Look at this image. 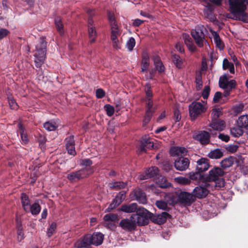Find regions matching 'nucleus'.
Listing matches in <instances>:
<instances>
[{
  "label": "nucleus",
  "mask_w": 248,
  "mask_h": 248,
  "mask_svg": "<svg viewBox=\"0 0 248 248\" xmlns=\"http://www.w3.org/2000/svg\"><path fill=\"white\" fill-rule=\"evenodd\" d=\"M222 67L224 70L229 69L231 73H232V63L230 62L228 59L225 58L223 61Z\"/></svg>",
  "instance_id": "a18cd8bd"
},
{
  "label": "nucleus",
  "mask_w": 248,
  "mask_h": 248,
  "mask_svg": "<svg viewBox=\"0 0 248 248\" xmlns=\"http://www.w3.org/2000/svg\"><path fill=\"white\" fill-rule=\"evenodd\" d=\"M159 170L156 167H152L146 170L144 173L139 176L140 180H145L156 175Z\"/></svg>",
  "instance_id": "a211bd4d"
},
{
  "label": "nucleus",
  "mask_w": 248,
  "mask_h": 248,
  "mask_svg": "<svg viewBox=\"0 0 248 248\" xmlns=\"http://www.w3.org/2000/svg\"><path fill=\"white\" fill-rule=\"evenodd\" d=\"M8 102L10 107L12 109H16L17 108V103L12 96L8 97Z\"/></svg>",
  "instance_id": "4d7b16f0"
},
{
  "label": "nucleus",
  "mask_w": 248,
  "mask_h": 248,
  "mask_svg": "<svg viewBox=\"0 0 248 248\" xmlns=\"http://www.w3.org/2000/svg\"><path fill=\"white\" fill-rule=\"evenodd\" d=\"M205 30V28L203 26L198 25L191 32V35L194 39L196 43L200 47H202L204 44L207 43L204 38V31Z\"/></svg>",
  "instance_id": "1a4fd4ad"
},
{
  "label": "nucleus",
  "mask_w": 248,
  "mask_h": 248,
  "mask_svg": "<svg viewBox=\"0 0 248 248\" xmlns=\"http://www.w3.org/2000/svg\"><path fill=\"white\" fill-rule=\"evenodd\" d=\"M88 33L90 38V42L91 43H94L96 40V31L93 26L88 28Z\"/></svg>",
  "instance_id": "e433bc0d"
},
{
  "label": "nucleus",
  "mask_w": 248,
  "mask_h": 248,
  "mask_svg": "<svg viewBox=\"0 0 248 248\" xmlns=\"http://www.w3.org/2000/svg\"><path fill=\"white\" fill-rule=\"evenodd\" d=\"M172 61L175 65L178 68H182L183 65L182 59L178 55L174 54L172 55Z\"/></svg>",
  "instance_id": "c9c22d12"
},
{
  "label": "nucleus",
  "mask_w": 248,
  "mask_h": 248,
  "mask_svg": "<svg viewBox=\"0 0 248 248\" xmlns=\"http://www.w3.org/2000/svg\"><path fill=\"white\" fill-rule=\"evenodd\" d=\"M183 39L186 45L187 46L188 50L191 52H195L197 50L196 46L193 43L191 38L188 34H183Z\"/></svg>",
  "instance_id": "b1692460"
},
{
  "label": "nucleus",
  "mask_w": 248,
  "mask_h": 248,
  "mask_svg": "<svg viewBox=\"0 0 248 248\" xmlns=\"http://www.w3.org/2000/svg\"><path fill=\"white\" fill-rule=\"evenodd\" d=\"M118 219L117 215L112 214H108L106 215L104 217V220L106 222H112L114 223L116 220Z\"/></svg>",
  "instance_id": "49530a36"
},
{
  "label": "nucleus",
  "mask_w": 248,
  "mask_h": 248,
  "mask_svg": "<svg viewBox=\"0 0 248 248\" xmlns=\"http://www.w3.org/2000/svg\"><path fill=\"white\" fill-rule=\"evenodd\" d=\"M145 93H146V107H154L153 102L152 100L153 94L151 90V86L149 84H147L145 86Z\"/></svg>",
  "instance_id": "a878e982"
},
{
  "label": "nucleus",
  "mask_w": 248,
  "mask_h": 248,
  "mask_svg": "<svg viewBox=\"0 0 248 248\" xmlns=\"http://www.w3.org/2000/svg\"><path fill=\"white\" fill-rule=\"evenodd\" d=\"M134 195L135 199L141 204H145L147 202V199L146 195L144 192H143L140 189H136L134 191Z\"/></svg>",
  "instance_id": "5701e85b"
},
{
  "label": "nucleus",
  "mask_w": 248,
  "mask_h": 248,
  "mask_svg": "<svg viewBox=\"0 0 248 248\" xmlns=\"http://www.w3.org/2000/svg\"><path fill=\"white\" fill-rule=\"evenodd\" d=\"M181 119V115L180 111L176 108L174 110L173 120L175 122H178L180 121Z\"/></svg>",
  "instance_id": "bf43d9fd"
},
{
  "label": "nucleus",
  "mask_w": 248,
  "mask_h": 248,
  "mask_svg": "<svg viewBox=\"0 0 248 248\" xmlns=\"http://www.w3.org/2000/svg\"><path fill=\"white\" fill-rule=\"evenodd\" d=\"M104 240V235L100 232H95L92 234H86L83 238L78 240L76 245L78 248L87 247L91 245L99 246Z\"/></svg>",
  "instance_id": "f257e3e1"
},
{
  "label": "nucleus",
  "mask_w": 248,
  "mask_h": 248,
  "mask_svg": "<svg viewBox=\"0 0 248 248\" xmlns=\"http://www.w3.org/2000/svg\"><path fill=\"white\" fill-rule=\"evenodd\" d=\"M178 200L181 203L190 205L193 202V199L192 195L189 193L182 192L178 196Z\"/></svg>",
  "instance_id": "aec40b11"
},
{
  "label": "nucleus",
  "mask_w": 248,
  "mask_h": 248,
  "mask_svg": "<svg viewBox=\"0 0 248 248\" xmlns=\"http://www.w3.org/2000/svg\"><path fill=\"white\" fill-rule=\"evenodd\" d=\"M244 1L245 0H233V20L248 22V15L245 12L244 6L242 5Z\"/></svg>",
  "instance_id": "423d86ee"
},
{
  "label": "nucleus",
  "mask_w": 248,
  "mask_h": 248,
  "mask_svg": "<svg viewBox=\"0 0 248 248\" xmlns=\"http://www.w3.org/2000/svg\"><path fill=\"white\" fill-rule=\"evenodd\" d=\"M46 42L44 37L40 38L38 44L36 46L35 52L34 56L35 58L34 62L37 67H40L46 59Z\"/></svg>",
  "instance_id": "f03ea898"
},
{
  "label": "nucleus",
  "mask_w": 248,
  "mask_h": 248,
  "mask_svg": "<svg viewBox=\"0 0 248 248\" xmlns=\"http://www.w3.org/2000/svg\"><path fill=\"white\" fill-rule=\"evenodd\" d=\"M9 33V31L5 29H0V40L6 37Z\"/></svg>",
  "instance_id": "69168bd1"
},
{
  "label": "nucleus",
  "mask_w": 248,
  "mask_h": 248,
  "mask_svg": "<svg viewBox=\"0 0 248 248\" xmlns=\"http://www.w3.org/2000/svg\"><path fill=\"white\" fill-rule=\"evenodd\" d=\"M41 210V207L37 203H34L30 207V212L34 215H38Z\"/></svg>",
  "instance_id": "a19ab883"
},
{
  "label": "nucleus",
  "mask_w": 248,
  "mask_h": 248,
  "mask_svg": "<svg viewBox=\"0 0 248 248\" xmlns=\"http://www.w3.org/2000/svg\"><path fill=\"white\" fill-rule=\"evenodd\" d=\"M209 167V160L206 158H201L197 161L196 170L199 172L205 171Z\"/></svg>",
  "instance_id": "f3484780"
},
{
  "label": "nucleus",
  "mask_w": 248,
  "mask_h": 248,
  "mask_svg": "<svg viewBox=\"0 0 248 248\" xmlns=\"http://www.w3.org/2000/svg\"><path fill=\"white\" fill-rule=\"evenodd\" d=\"M105 95V91L102 89H97L96 91V96L97 98H102Z\"/></svg>",
  "instance_id": "0e129e2a"
},
{
  "label": "nucleus",
  "mask_w": 248,
  "mask_h": 248,
  "mask_svg": "<svg viewBox=\"0 0 248 248\" xmlns=\"http://www.w3.org/2000/svg\"><path fill=\"white\" fill-rule=\"evenodd\" d=\"M245 104L243 102L236 103L233 105V114L236 113V115L242 112L244 110Z\"/></svg>",
  "instance_id": "ea45409f"
},
{
  "label": "nucleus",
  "mask_w": 248,
  "mask_h": 248,
  "mask_svg": "<svg viewBox=\"0 0 248 248\" xmlns=\"http://www.w3.org/2000/svg\"><path fill=\"white\" fill-rule=\"evenodd\" d=\"M207 108L205 102L202 103L194 101L189 106V113L192 120H196L198 117L206 112Z\"/></svg>",
  "instance_id": "39448f33"
},
{
  "label": "nucleus",
  "mask_w": 248,
  "mask_h": 248,
  "mask_svg": "<svg viewBox=\"0 0 248 248\" xmlns=\"http://www.w3.org/2000/svg\"><path fill=\"white\" fill-rule=\"evenodd\" d=\"M138 209L139 207L137 203H132L122 205L120 210L126 213H132L136 212Z\"/></svg>",
  "instance_id": "412c9836"
},
{
  "label": "nucleus",
  "mask_w": 248,
  "mask_h": 248,
  "mask_svg": "<svg viewBox=\"0 0 248 248\" xmlns=\"http://www.w3.org/2000/svg\"><path fill=\"white\" fill-rule=\"evenodd\" d=\"M210 126L214 130L221 131L225 127L224 122L221 120L212 121Z\"/></svg>",
  "instance_id": "7c9ffc66"
},
{
  "label": "nucleus",
  "mask_w": 248,
  "mask_h": 248,
  "mask_svg": "<svg viewBox=\"0 0 248 248\" xmlns=\"http://www.w3.org/2000/svg\"><path fill=\"white\" fill-rule=\"evenodd\" d=\"M195 82L196 83V89L197 90L201 89L202 86V81L201 74L197 75L195 79Z\"/></svg>",
  "instance_id": "de8ad7c7"
},
{
  "label": "nucleus",
  "mask_w": 248,
  "mask_h": 248,
  "mask_svg": "<svg viewBox=\"0 0 248 248\" xmlns=\"http://www.w3.org/2000/svg\"><path fill=\"white\" fill-rule=\"evenodd\" d=\"M210 186V184L208 182H205L202 186H197L193 191L194 195L199 199L205 197L209 192Z\"/></svg>",
  "instance_id": "f8f14e48"
},
{
  "label": "nucleus",
  "mask_w": 248,
  "mask_h": 248,
  "mask_svg": "<svg viewBox=\"0 0 248 248\" xmlns=\"http://www.w3.org/2000/svg\"><path fill=\"white\" fill-rule=\"evenodd\" d=\"M235 165L234 170L236 174V177H240V173L248 176V167L244 165L243 158L241 155H237L236 157L233 156V165Z\"/></svg>",
  "instance_id": "9d476101"
},
{
  "label": "nucleus",
  "mask_w": 248,
  "mask_h": 248,
  "mask_svg": "<svg viewBox=\"0 0 248 248\" xmlns=\"http://www.w3.org/2000/svg\"><path fill=\"white\" fill-rule=\"evenodd\" d=\"M155 204L160 209L165 210L168 208L167 203L165 202L162 201H157L155 202Z\"/></svg>",
  "instance_id": "5fc2aeb1"
},
{
  "label": "nucleus",
  "mask_w": 248,
  "mask_h": 248,
  "mask_svg": "<svg viewBox=\"0 0 248 248\" xmlns=\"http://www.w3.org/2000/svg\"><path fill=\"white\" fill-rule=\"evenodd\" d=\"M248 127V114L239 116L236 121V126L233 127V137H239L244 132V129Z\"/></svg>",
  "instance_id": "0eeeda50"
},
{
  "label": "nucleus",
  "mask_w": 248,
  "mask_h": 248,
  "mask_svg": "<svg viewBox=\"0 0 248 248\" xmlns=\"http://www.w3.org/2000/svg\"><path fill=\"white\" fill-rule=\"evenodd\" d=\"M80 165L86 167H90L92 164V161L90 159H84L80 160Z\"/></svg>",
  "instance_id": "e2e57ef3"
},
{
  "label": "nucleus",
  "mask_w": 248,
  "mask_h": 248,
  "mask_svg": "<svg viewBox=\"0 0 248 248\" xmlns=\"http://www.w3.org/2000/svg\"><path fill=\"white\" fill-rule=\"evenodd\" d=\"M18 127L19 128V132L20 134L21 139L23 142L24 144L27 143L29 141L28 135L25 131V128L21 123H18Z\"/></svg>",
  "instance_id": "2f4dec72"
},
{
  "label": "nucleus",
  "mask_w": 248,
  "mask_h": 248,
  "mask_svg": "<svg viewBox=\"0 0 248 248\" xmlns=\"http://www.w3.org/2000/svg\"><path fill=\"white\" fill-rule=\"evenodd\" d=\"M21 201L22 206L24 211L27 213L30 212V207L31 205L29 197L25 193H22Z\"/></svg>",
  "instance_id": "bb28decb"
},
{
  "label": "nucleus",
  "mask_w": 248,
  "mask_h": 248,
  "mask_svg": "<svg viewBox=\"0 0 248 248\" xmlns=\"http://www.w3.org/2000/svg\"><path fill=\"white\" fill-rule=\"evenodd\" d=\"M55 23L57 28V31L60 32V34L63 33V24L62 22V19L60 17H57L55 19Z\"/></svg>",
  "instance_id": "37998d69"
},
{
  "label": "nucleus",
  "mask_w": 248,
  "mask_h": 248,
  "mask_svg": "<svg viewBox=\"0 0 248 248\" xmlns=\"http://www.w3.org/2000/svg\"><path fill=\"white\" fill-rule=\"evenodd\" d=\"M135 40L134 38L130 37L127 41L126 46L129 51H132L135 46Z\"/></svg>",
  "instance_id": "09e8293b"
},
{
  "label": "nucleus",
  "mask_w": 248,
  "mask_h": 248,
  "mask_svg": "<svg viewBox=\"0 0 248 248\" xmlns=\"http://www.w3.org/2000/svg\"><path fill=\"white\" fill-rule=\"evenodd\" d=\"M111 31L110 39L111 41L118 39V37L121 35V32L118 29L117 25L115 23H114L113 24H111Z\"/></svg>",
  "instance_id": "c756f323"
},
{
  "label": "nucleus",
  "mask_w": 248,
  "mask_h": 248,
  "mask_svg": "<svg viewBox=\"0 0 248 248\" xmlns=\"http://www.w3.org/2000/svg\"><path fill=\"white\" fill-rule=\"evenodd\" d=\"M119 226L124 230L131 231L134 230L136 226L133 222V220L129 219H123L119 223Z\"/></svg>",
  "instance_id": "6ab92c4d"
},
{
  "label": "nucleus",
  "mask_w": 248,
  "mask_h": 248,
  "mask_svg": "<svg viewBox=\"0 0 248 248\" xmlns=\"http://www.w3.org/2000/svg\"><path fill=\"white\" fill-rule=\"evenodd\" d=\"M224 174V171L219 167H214L209 172L206 177L208 182H214L215 187L220 188L224 186V181L222 176Z\"/></svg>",
  "instance_id": "7ed1b4c3"
},
{
  "label": "nucleus",
  "mask_w": 248,
  "mask_h": 248,
  "mask_svg": "<svg viewBox=\"0 0 248 248\" xmlns=\"http://www.w3.org/2000/svg\"><path fill=\"white\" fill-rule=\"evenodd\" d=\"M201 172H191L189 173V179L193 181L198 182L201 178Z\"/></svg>",
  "instance_id": "c03bdc74"
},
{
  "label": "nucleus",
  "mask_w": 248,
  "mask_h": 248,
  "mask_svg": "<svg viewBox=\"0 0 248 248\" xmlns=\"http://www.w3.org/2000/svg\"><path fill=\"white\" fill-rule=\"evenodd\" d=\"M170 216L167 212H162L159 214H156L153 217L154 221L158 224H161L165 223L168 217Z\"/></svg>",
  "instance_id": "393cba45"
},
{
  "label": "nucleus",
  "mask_w": 248,
  "mask_h": 248,
  "mask_svg": "<svg viewBox=\"0 0 248 248\" xmlns=\"http://www.w3.org/2000/svg\"><path fill=\"white\" fill-rule=\"evenodd\" d=\"M154 147V142L147 135L143 136L140 142L138 149L140 153H146L147 150H150Z\"/></svg>",
  "instance_id": "9b49d317"
},
{
  "label": "nucleus",
  "mask_w": 248,
  "mask_h": 248,
  "mask_svg": "<svg viewBox=\"0 0 248 248\" xmlns=\"http://www.w3.org/2000/svg\"><path fill=\"white\" fill-rule=\"evenodd\" d=\"M151 213L142 207H139L135 214H133L130 218L133 220L136 226H144L148 224Z\"/></svg>",
  "instance_id": "20e7f679"
},
{
  "label": "nucleus",
  "mask_w": 248,
  "mask_h": 248,
  "mask_svg": "<svg viewBox=\"0 0 248 248\" xmlns=\"http://www.w3.org/2000/svg\"><path fill=\"white\" fill-rule=\"evenodd\" d=\"M150 59L147 53H144L142 55L141 62V72L146 71L149 66Z\"/></svg>",
  "instance_id": "473e14b6"
},
{
  "label": "nucleus",
  "mask_w": 248,
  "mask_h": 248,
  "mask_svg": "<svg viewBox=\"0 0 248 248\" xmlns=\"http://www.w3.org/2000/svg\"><path fill=\"white\" fill-rule=\"evenodd\" d=\"M108 16L109 21L110 22V26H111V24H113L114 23L116 24L115 22V18L114 14L110 12H108Z\"/></svg>",
  "instance_id": "338daca9"
},
{
  "label": "nucleus",
  "mask_w": 248,
  "mask_h": 248,
  "mask_svg": "<svg viewBox=\"0 0 248 248\" xmlns=\"http://www.w3.org/2000/svg\"><path fill=\"white\" fill-rule=\"evenodd\" d=\"M187 150L182 147H174L170 149V155L172 156H184L186 155Z\"/></svg>",
  "instance_id": "4be33fe9"
},
{
  "label": "nucleus",
  "mask_w": 248,
  "mask_h": 248,
  "mask_svg": "<svg viewBox=\"0 0 248 248\" xmlns=\"http://www.w3.org/2000/svg\"><path fill=\"white\" fill-rule=\"evenodd\" d=\"M155 109V107H146V114L142 122L143 126H146L150 121L152 114Z\"/></svg>",
  "instance_id": "cd10ccee"
},
{
  "label": "nucleus",
  "mask_w": 248,
  "mask_h": 248,
  "mask_svg": "<svg viewBox=\"0 0 248 248\" xmlns=\"http://www.w3.org/2000/svg\"><path fill=\"white\" fill-rule=\"evenodd\" d=\"M189 163L190 162L188 158H180L175 160L174 167L177 170L183 171L188 168Z\"/></svg>",
  "instance_id": "dca6fc26"
},
{
  "label": "nucleus",
  "mask_w": 248,
  "mask_h": 248,
  "mask_svg": "<svg viewBox=\"0 0 248 248\" xmlns=\"http://www.w3.org/2000/svg\"><path fill=\"white\" fill-rule=\"evenodd\" d=\"M126 184L123 182H116L112 184V188L115 189H120L125 187Z\"/></svg>",
  "instance_id": "3c124183"
},
{
  "label": "nucleus",
  "mask_w": 248,
  "mask_h": 248,
  "mask_svg": "<svg viewBox=\"0 0 248 248\" xmlns=\"http://www.w3.org/2000/svg\"><path fill=\"white\" fill-rule=\"evenodd\" d=\"M75 140L73 136H70L65 139L66 148H69V146H75Z\"/></svg>",
  "instance_id": "864d4df0"
},
{
  "label": "nucleus",
  "mask_w": 248,
  "mask_h": 248,
  "mask_svg": "<svg viewBox=\"0 0 248 248\" xmlns=\"http://www.w3.org/2000/svg\"><path fill=\"white\" fill-rule=\"evenodd\" d=\"M231 78L227 74L221 76L218 81L219 87L225 90H231L232 89V80L230 79Z\"/></svg>",
  "instance_id": "ddd939ff"
},
{
  "label": "nucleus",
  "mask_w": 248,
  "mask_h": 248,
  "mask_svg": "<svg viewBox=\"0 0 248 248\" xmlns=\"http://www.w3.org/2000/svg\"><path fill=\"white\" fill-rule=\"evenodd\" d=\"M210 91V89L209 86H206L204 87L202 93V96L204 99H206L208 97Z\"/></svg>",
  "instance_id": "13d9d810"
},
{
  "label": "nucleus",
  "mask_w": 248,
  "mask_h": 248,
  "mask_svg": "<svg viewBox=\"0 0 248 248\" xmlns=\"http://www.w3.org/2000/svg\"><path fill=\"white\" fill-rule=\"evenodd\" d=\"M213 35V39L216 47L219 50H222L224 48V45L222 41L221 40L218 34L215 31H211Z\"/></svg>",
  "instance_id": "c85d7f7f"
},
{
  "label": "nucleus",
  "mask_w": 248,
  "mask_h": 248,
  "mask_svg": "<svg viewBox=\"0 0 248 248\" xmlns=\"http://www.w3.org/2000/svg\"><path fill=\"white\" fill-rule=\"evenodd\" d=\"M104 108L108 116H111L113 114L114 109L112 106L109 104H107L105 106Z\"/></svg>",
  "instance_id": "6e6d98bb"
},
{
  "label": "nucleus",
  "mask_w": 248,
  "mask_h": 248,
  "mask_svg": "<svg viewBox=\"0 0 248 248\" xmlns=\"http://www.w3.org/2000/svg\"><path fill=\"white\" fill-rule=\"evenodd\" d=\"M56 229V224L55 222H52L50 225L47 231V235L49 237L51 236Z\"/></svg>",
  "instance_id": "052dcab7"
},
{
  "label": "nucleus",
  "mask_w": 248,
  "mask_h": 248,
  "mask_svg": "<svg viewBox=\"0 0 248 248\" xmlns=\"http://www.w3.org/2000/svg\"><path fill=\"white\" fill-rule=\"evenodd\" d=\"M154 64L156 69L159 72L162 73L164 71L165 67L161 62L160 59L158 57H154L153 58Z\"/></svg>",
  "instance_id": "f704fd0d"
},
{
  "label": "nucleus",
  "mask_w": 248,
  "mask_h": 248,
  "mask_svg": "<svg viewBox=\"0 0 248 248\" xmlns=\"http://www.w3.org/2000/svg\"><path fill=\"white\" fill-rule=\"evenodd\" d=\"M112 46L116 50L121 49V44L120 42L119 41V40L117 39L116 40L112 41Z\"/></svg>",
  "instance_id": "774afa93"
},
{
  "label": "nucleus",
  "mask_w": 248,
  "mask_h": 248,
  "mask_svg": "<svg viewBox=\"0 0 248 248\" xmlns=\"http://www.w3.org/2000/svg\"><path fill=\"white\" fill-rule=\"evenodd\" d=\"M223 155V153L222 152L221 150L219 149H216L213 150L211 151L208 155V156L212 159H219L222 157Z\"/></svg>",
  "instance_id": "72a5a7b5"
},
{
  "label": "nucleus",
  "mask_w": 248,
  "mask_h": 248,
  "mask_svg": "<svg viewBox=\"0 0 248 248\" xmlns=\"http://www.w3.org/2000/svg\"><path fill=\"white\" fill-rule=\"evenodd\" d=\"M125 193H126L124 191L120 192L116 195L112 202L109 204L108 207L107 209V211L109 212L119 205L125 199Z\"/></svg>",
  "instance_id": "4468645a"
},
{
  "label": "nucleus",
  "mask_w": 248,
  "mask_h": 248,
  "mask_svg": "<svg viewBox=\"0 0 248 248\" xmlns=\"http://www.w3.org/2000/svg\"><path fill=\"white\" fill-rule=\"evenodd\" d=\"M58 127V125L53 122H46L44 124V127L47 131H54Z\"/></svg>",
  "instance_id": "4c0bfd02"
},
{
  "label": "nucleus",
  "mask_w": 248,
  "mask_h": 248,
  "mask_svg": "<svg viewBox=\"0 0 248 248\" xmlns=\"http://www.w3.org/2000/svg\"><path fill=\"white\" fill-rule=\"evenodd\" d=\"M232 165V157L230 156L222 160L220 162V165L223 169H226Z\"/></svg>",
  "instance_id": "58836bf2"
},
{
  "label": "nucleus",
  "mask_w": 248,
  "mask_h": 248,
  "mask_svg": "<svg viewBox=\"0 0 248 248\" xmlns=\"http://www.w3.org/2000/svg\"><path fill=\"white\" fill-rule=\"evenodd\" d=\"M157 184L158 186L161 188H166L170 186V183H169L166 179L163 177L158 178Z\"/></svg>",
  "instance_id": "79ce46f5"
},
{
  "label": "nucleus",
  "mask_w": 248,
  "mask_h": 248,
  "mask_svg": "<svg viewBox=\"0 0 248 248\" xmlns=\"http://www.w3.org/2000/svg\"><path fill=\"white\" fill-rule=\"evenodd\" d=\"M210 135L208 132L202 131L195 133L193 135V138L199 141L202 144H206L209 142Z\"/></svg>",
  "instance_id": "2eb2a0df"
},
{
  "label": "nucleus",
  "mask_w": 248,
  "mask_h": 248,
  "mask_svg": "<svg viewBox=\"0 0 248 248\" xmlns=\"http://www.w3.org/2000/svg\"><path fill=\"white\" fill-rule=\"evenodd\" d=\"M222 96V94L220 92H217L215 93L214 98H213V102L215 103H218L220 101V99L221 98Z\"/></svg>",
  "instance_id": "680f3d73"
},
{
  "label": "nucleus",
  "mask_w": 248,
  "mask_h": 248,
  "mask_svg": "<svg viewBox=\"0 0 248 248\" xmlns=\"http://www.w3.org/2000/svg\"><path fill=\"white\" fill-rule=\"evenodd\" d=\"M221 114V111L219 109L214 108L212 109L211 112L212 121L217 120V118L219 117Z\"/></svg>",
  "instance_id": "603ef678"
},
{
  "label": "nucleus",
  "mask_w": 248,
  "mask_h": 248,
  "mask_svg": "<svg viewBox=\"0 0 248 248\" xmlns=\"http://www.w3.org/2000/svg\"><path fill=\"white\" fill-rule=\"evenodd\" d=\"M175 180L177 183L182 185H188L191 182L189 178L183 177H177Z\"/></svg>",
  "instance_id": "8fccbe9b"
},
{
  "label": "nucleus",
  "mask_w": 248,
  "mask_h": 248,
  "mask_svg": "<svg viewBox=\"0 0 248 248\" xmlns=\"http://www.w3.org/2000/svg\"><path fill=\"white\" fill-rule=\"evenodd\" d=\"M93 172V170L92 168H86L69 173L67 176V178L71 182H76L80 179L86 178Z\"/></svg>",
  "instance_id": "6e6552de"
}]
</instances>
